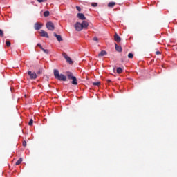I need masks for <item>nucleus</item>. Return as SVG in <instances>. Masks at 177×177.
Segmentation results:
<instances>
[{"label": "nucleus", "mask_w": 177, "mask_h": 177, "mask_svg": "<svg viewBox=\"0 0 177 177\" xmlns=\"http://www.w3.org/2000/svg\"><path fill=\"white\" fill-rule=\"evenodd\" d=\"M93 40L95 41L97 43L99 42V39L97 37H94Z\"/></svg>", "instance_id": "24"}, {"label": "nucleus", "mask_w": 177, "mask_h": 177, "mask_svg": "<svg viewBox=\"0 0 177 177\" xmlns=\"http://www.w3.org/2000/svg\"><path fill=\"white\" fill-rule=\"evenodd\" d=\"M0 37H3V31L0 29Z\"/></svg>", "instance_id": "28"}, {"label": "nucleus", "mask_w": 177, "mask_h": 177, "mask_svg": "<svg viewBox=\"0 0 177 177\" xmlns=\"http://www.w3.org/2000/svg\"><path fill=\"white\" fill-rule=\"evenodd\" d=\"M41 37H45L46 38H49V35H48V32H46L44 30H40Z\"/></svg>", "instance_id": "9"}, {"label": "nucleus", "mask_w": 177, "mask_h": 177, "mask_svg": "<svg viewBox=\"0 0 177 177\" xmlns=\"http://www.w3.org/2000/svg\"><path fill=\"white\" fill-rule=\"evenodd\" d=\"M37 46H39V48H40L41 50H42V48H44L42 47V46L41 45V44H37Z\"/></svg>", "instance_id": "30"}, {"label": "nucleus", "mask_w": 177, "mask_h": 177, "mask_svg": "<svg viewBox=\"0 0 177 177\" xmlns=\"http://www.w3.org/2000/svg\"><path fill=\"white\" fill-rule=\"evenodd\" d=\"M75 28L76 30V31H82V25L81 24V23L80 22H77L75 24Z\"/></svg>", "instance_id": "5"}, {"label": "nucleus", "mask_w": 177, "mask_h": 177, "mask_svg": "<svg viewBox=\"0 0 177 177\" xmlns=\"http://www.w3.org/2000/svg\"><path fill=\"white\" fill-rule=\"evenodd\" d=\"M64 57H65L67 63H69V64H73V60L71 58H70V57H68L66 53H64Z\"/></svg>", "instance_id": "7"}, {"label": "nucleus", "mask_w": 177, "mask_h": 177, "mask_svg": "<svg viewBox=\"0 0 177 177\" xmlns=\"http://www.w3.org/2000/svg\"><path fill=\"white\" fill-rule=\"evenodd\" d=\"M114 40L115 41V42H121V37H120V36L118 35V34L115 33L114 35Z\"/></svg>", "instance_id": "11"}, {"label": "nucleus", "mask_w": 177, "mask_h": 177, "mask_svg": "<svg viewBox=\"0 0 177 177\" xmlns=\"http://www.w3.org/2000/svg\"><path fill=\"white\" fill-rule=\"evenodd\" d=\"M34 27H35V30H36V31H39V30H41V28H42V24L37 22L35 24Z\"/></svg>", "instance_id": "6"}, {"label": "nucleus", "mask_w": 177, "mask_h": 177, "mask_svg": "<svg viewBox=\"0 0 177 177\" xmlns=\"http://www.w3.org/2000/svg\"><path fill=\"white\" fill-rule=\"evenodd\" d=\"M28 75L31 80H37V77H38L35 72H32L31 71H28Z\"/></svg>", "instance_id": "4"}, {"label": "nucleus", "mask_w": 177, "mask_h": 177, "mask_svg": "<svg viewBox=\"0 0 177 177\" xmlns=\"http://www.w3.org/2000/svg\"><path fill=\"white\" fill-rule=\"evenodd\" d=\"M66 77L68 78V80H72L73 85H78V83L77 82V77L73 75V73L66 72Z\"/></svg>", "instance_id": "2"}, {"label": "nucleus", "mask_w": 177, "mask_h": 177, "mask_svg": "<svg viewBox=\"0 0 177 177\" xmlns=\"http://www.w3.org/2000/svg\"><path fill=\"white\" fill-rule=\"evenodd\" d=\"M39 3H42V2H46L48 0H37Z\"/></svg>", "instance_id": "26"}, {"label": "nucleus", "mask_w": 177, "mask_h": 177, "mask_svg": "<svg viewBox=\"0 0 177 177\" xmlns=\"http://www.w3.org/2000/svg\"><path fill=\"white\" fill-rule=\"evenodd\" d=\"M54 73V77L55 80H58V81H67V77L63 74H59V70L57 69H54L53 71Z\"/></svg>", "instance_id": "1"}, {"label": "nucleus", "mask_w": 177, "mask_h": 177, "mask_svg": "<svg viewBox=\"0 0 177 177\" xmlns=\"http://www.w3.org/2000/svg\"><path fill=\"white\" fill-rule=\"evenodd\" d=\"M128 57H129V59H133V54H132V53H129V55H128Z\"/></svg>", "instance_id": "22"}, {"label": "nucleus", "mask_w": 177, "mask_h": 177, "mask_svg": "<svg viewBox=\"0 0 177 177\" xmlns=\"http://www.w3.org/2000/svg\"><path fill=\"white\" fill-rule=\"evenodd\" d=\"M53 35L57 38L58 42H62V41H63V38H62L60 35H57L56 32H54Z\"/></svg>", "instance_id": "10"}, {"label": "nucleus", "mask_w": 177, "mask_h": 177, "mask_svg": "<svg viewBox=\"0 0 177 177\" xmlns=\"http://www.w3.org/2000/svg\"><path fill=\"white\" fill-rule=\"evenodd\" d=\"M22 145L24 147H26V146H27V142L26 140L23 141Z\"/></svg>", "instance_id": "27"}, {"label": "nucleus", "mask_w": 177, "mask_h": 177, "mask_svg": "<svg viewBox=\"0 0 177 177\" xmlns=\"http://www.w3.org/2000/svg\"><path fill=\"white\" fill-rule=\"evenodd\" d=\"M93 85L95 86H99L100 85V82H93Z\"/></svg>", "instance_id": "20"}, {"label": "nucleus", "mask_w": 177, "mask_h": 177, "mask_svg": "<svg viewBox=\"0 0 177 177\" xmlns=\"http://www.w3.org/2000/svg\"><path fill=\"white\" fill-rule=\"evenodd\" d=\"M76 9L78 12H81V7L80 6H76Z\"/></svg>", "instance_id": "29"}, {"label": "nucleus", "mask_w": 177, "mask_h": 177, "mask_svg": "<svg viewBox=\"0 0 177 177\" xmlns=\"http://www.w3.org/2000/svg\"><path fill=\"white\" fill-rule=\"evenodd\" d=\"M48 30H49V31H54L55 30V24L53 22H47L46 24Z\"/></svg>", "instance_id": "3"}, {"label": "nucleus", "mask_w": 177, "mask_h": 177, "mask_svg": "<svg viewBox=\"0 0 177 177\" xmlns=\"http://www.w3.org/2000/svg\"><path fill=\"white\" fill-rule=\"evenodd\" d=\"M115 6V2H110L108 4L109 8H114Z\"/></svg>", "instance_id": "15"}, {"label": "nucleus", "mask_w": 177, "mask_h": 177, "mask_svg": "<svg viewBox=\"0 0 177 177\" xmlns=\"http://www.w3.org/2000/svg\"><path fill=\"white\" fill-rule=\"evenodd\" d=\"M118 74H121L122 73V68L121 67H118L116 70Z\"/></svg>", "instance_id": "17"}, {"label": "nucleus", "mask_w": 177, "mask_h": 177, "mask_svg": "<svg viewBox=\"0 0 177 177\" xmlns=\"http://www.w3.org/2000/svg\"><path fill=\"white\" fill-rule=\"evenodd\" d=\"M41 50H42L44 53H46V55H48V53H49V50H48V49L41 48Z\"/></svg>", "instance_id": "19"}, {"label": "nucleus", "mask_w": 177, "mask_h": 177, "mask_svg": "<svg viewBox=\"0 0 177 177\" xmlns=\"http://www.w3.org/2000/svg\"><path fill=\"white\" fill-rule=\"evenodd\" d=\"M33 122H34V120L32 119H30L28 122V125H30V127H31V125H32Z\"/></svg>", "instance_id": "23"}, {"label": "nucleus", "mask_w": 177, "mask_h": 177, "mask_svg": "<svg viewBox=\"0 0 177 177\" xmlns=\"http://www.w3.org/2000/svg\"><path fill=\"white\" fill-rule=\"evenodd\" d=\"M36 74H42V70L38 71Z\"/></svg>", "instance_id": "31"}, {"label": "nucleus", "mask_w": 177, "mask_h": 177, "mask_svg": "<svg viewBox=\"0 0 177 177\" xmlns=\"http://www.w3.org/2000/svg\"><path fill=\"white\" fill-rule=\"evenodd\" d=\"M107 81V82L109 84V82H111V80H106Z\"/></svg>", "instance_id": "33"}, {"label": "nucleus", "mask_w": 177, "mask_h": 177, "mask_svg": "<svg viewBox=\"0 0 177 177\" xmlns=\"http://www.w3.org/2000/svg\"><path fill=\"white\" fill-rule=\"evenodd\" d=\"M77 17L80 20H86V17H85L83 13H77Z\"/></svg>", "instance_id": "8"}, {"label": "nucleus", "mask_w": 177, "mask_h": 177, "mask_svg": "<svg viewBox=\"0 0 177 177\" xmlns=\"http://www.w3.org/2000/svg\"><path fill=\"white\" fill-rule=\"evenodd\" d=\"M156 55H161V52H160V51H156Z\"/></svg>", "instance_id": "32"}, {"label": "nucleus", "mask_w": 177, "mask_h": 177, "mask_svg": "<svg viewBox=\"0 0 177 177\" xmlns=\"http://www.w3.org/2000/svg\"><path fill=\"white\" fill-rule=\"evenodd\" d=\"M81 24H82V28H86V27H88V26H89V24H88V22H86V21H83Z\"/></svg>", "instance_id": "14"}, {"label": "nucleus", "mask_w": 177, "mask_h": 177, "mask_svg": "<svg viewBox=\"0 0 177 177\" xmlns=\"http://www.w3.org/2000/svg\"><path fill=\"white\" fill-rule=\"evenodd\" d=\"M49 15H50L49 11H45V12H44V17H48V16H49Z\"/></svg>", "instance_id": "18"}, {"label": "nucleus", "mask_w": 177, "mask_h": 177, "mask_svg": "<svg viewBox=\"0 0 177 177\" xmlns=\"http://www.w3.org/2000/svg\"><path fill=\"white\" fill-rule=\"evenodd\" d=\"M91 6H93V8H96V6H97V3H92Z\"/></svg>", "instance_id": "25"}, {"label": "nucleus", "mask_w": 177, "mask_h": 177, "mask_svg": "<svg viewBox=\"0 0 177 177\" xmlns=\"http://www.w3.org/2000/svg\"><path fill=\"white\" fill-rule=\"evenodd\" d=\"M106 55H107V52H106V50H101L100 53L98 54V57H100L102 56H106Z\"/></svg>", "instance_id": "13"}, {"label": "nucleus", "mask_w": 177, "mask_h": 177, "mask_svg": "<svg viewBox=\"0 0 177 177\" xmlns=\"http://www.w3.org/2000/svg\"><path fill=\"white\" fill-rule=\"evenodd\" d=\"M23 162V158H20L15 163L16 165H20V163Z\"/></svg>", "instance_id": "16"}, {"label": "nucleus", "mask_w": 177, "mask_h": 177, "mask_svg": "<svg viewBox=\"0 0 177 177\" xmlns=\"http://www.w3.org/2000/svg\"><path fill=\"white\" fill-rule=\"evenodd\" d=\"M115 48L117 52H122V48L120 46H118L117 44H115Z\"/></svg>", "instance_id": "12"}, {"label": "nucleus", "mask_w": 177, "mask_h": 177, "mask_svg": "<svg viewBox=\"0 0 177 177\" xmlns=\"http://www.w3.org/2000/svg\"><path fill=\"white\" fill-rule=\"evenodd\" d=\"M6 46H8V48H9L11 45L10 41H9L8 40L6 41Z\"/></svg>", "instance_id": "21"}]
</instances>
